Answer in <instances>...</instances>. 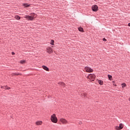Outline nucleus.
I'll list each match as a JSON object with an SVG mask.
<instances>
[{"instance_id":"obj_1","label":"nucleus","mask_w":130,"mask_h":130,"mask_svg":"<svg viewBox=\"0 0 130 130\" xmlns=\"http://www.w3.org/2000/svg\"><path fill=\"white\" fill-rule=\"evenodd\" d=\"M37 17V15L36 14L32 13L30 14V16L29 15H25L24 16L25 19H27L28 21H33L34 18H36Z\"/></svg>"},{"instance_id":"obj_2","label":"nucleus","mask_w":130,"mask_h":130,"mask_svg":"<svg viewBox=\"0 0 130 130\" xmlns=\"http://www.w3.org/2000/svg\"><path fill=\"white\" fill-rule=\"evenodd\" d=\"M50 119L52 122H53L54 123H57V117H56L55 114H53L51 116Z\"/></svg>"},{"instance_id":"obj_3","label":"nucleus","mask_w":130,"mask_h":130,"mask_svg":"<svg viewBox=\"0 0 130 130\" xmlns=\"http://www.w3.org/2000/svg\"><path fill=\"white\" fill-rule=\"evenodd\" d=\"M95 75L90 74L88 75L87 79H88L90 82H93L94 80H95Z\"/></svg>"},{"instance_id":"obj_4","label":"nucleus","mask_w":130,"mask_h":130,"mask_svg":"<svg viewBox=\"0 0 130 130\" xmlns=\"http://www.w3.org/2000/svg\"><path fill=\"white\" fill-rule=\"evenodd\" d=\"M84 70L87 73H92L93 72V69L88 67H85Z\"/></svg>"},{"instance_id":"obj_5","label":"nucleus","mask_w":130,"mask_h":130,"mask_svg":"<svg viewBox=\"0 0 130 130\" xmlns=\"http://www.w3.org/2000/svg\"><path fill=\"white\" fill-rule=\"evenodd\" d=\"M123 128V124L122 123H120L119 126H115V129H117V130H120V129H122Z\"/></svg>"},{"instance_id":"obj_6","label":"nucleus","mask_w":130,"mask_h":130,"mask_svg":"<svg viewBox=\"0 0 130 130\" xmlns=\"http://www.w3.org/2000/svg\"><path fill=\"white\" fill-rule=\"evenodd\" d=\"M60 121L63 124H67V123H68V120L64 118H60Z\"/></svg>"},{"instance_id":"obj_7","label":"nucleus","mask_w":130,"mask_h":130,"mask_svg":"<svg viewBox=\"0 0 130 130\" xmlns=\"http://www.w3.org/2000/svg\"><path fill=\"white\" fill-rule=\"evenodd\" d=\"M92 10L93 12H97L98 11V6L97 5H93L92 6Z\"/></svg>"},{"instance_id":"obj_8","label":"nucleus","mask_w":130,"mask_h":130,"mask_svg":"<svg viewBox=\"0 0 130 130\" xmlns=\"http://www.w3.org/2000/svg\"><path fill=\"white\" fill-rule=\"evenodd\" d=\"M47 52H48V53H52V52H53L52 48L51 47H48L47 48Z\"/></svg>"},{"instance_id":"obj_9","label":"nucleus","mask_w":130,"mask_h":130,"mask_svg":"<svg viewBox=\"0 0 130 130\" xmlns=\"http://www.w3.org/2000/svg\"><path fill=\"white\" fill-rule=\"evenodd\" d=\"M36 124L37 125H42V121H38L36 122Z\"/></svg>"},{"instance_id":"obj_10","label":"nucleus","mask_w":130,"mask_h":130,"mask_svg":"<svg viewBox=\"0 0 130 130\" xmlns=\"http://www.w3.org/2000/svg\"><path fill=\"white\" fill-rule=\"evenodd\" d=\"M42 68L44 70H45V71H47V72H48L49 71V69H48V68H47V67L45 66H43Z\"/></svg>"},{"instance_id":"obj_11","label":"nucleus","mask_w":130,"mask_h":130,"mask_svg":"<svg viewBox=\"0 0 130 130\" xmlns=\"http://www.w3.org/2000/svg\"><path fill=\"white\" fill-rule=\"evenodd\" d=\"M23 6H24V7H25V8H28V7H30V5H29L28 4H24Z\"/></svg>"},{"instance_id":"obj_12","label":"nucleus","mask_w":130,"mask_h":130,"mask_svg":"<svg viewBox=\"0 0 130 130\" xmlns=\"http://www.w3.org/2000/svg\"><path fill=\"white\" fill-rule=\"evenodd\" d=\"M59 85H61V86H62L63 87H64L66 86V84L63 82H59Z\"/></svg>"},{"instance_id":"obj_13","label":"nucleus","mask_w":130,"mask_h":130,"mask_svg":"<svg viewBox=\"0 0 130 130\" xmlns=\"http://www.w3.org/2000/svg\"><path fill=\"white\" fill-rule=\"evenodd\" d=\"M15 18L16 20H20L21 19V17H20V16H19L18 15H16V16H15Z\"/></svg>"},{"instance_id":"obj_14","label":"nucleus","mask_w":130,"mask_h":130,"mask_svg":"<svg viewBox=\"0 0 130 130\" xmlns=\"http://www.w3.org/2000/svg\"><path fill=\"white\" fill-rule=\"evenodd\" d=\"M78 30L79 31H80V32H84V30L83 29V27H79L78 28Z\"/></svg>"},{"instance_id":"obj_15","label":"nucleus","mask_w":130,"mask_h":130,"mask_svg":"<svg viewBox=\"0 0 130 130\" xmlns=\"http://www.w3.org/2000/svg\"><path fill=\"white\" fill-rule=\"evenodd\" d=\"M108 77L109 80H110V81L112 80V79H112V76L108 75Z\"/></svg>"},{"instance_id":"obj_16","label":"nucleus","mask_w":130,"mask_h":130,"mask_svg":"<svg viewBox=\"0 0 130 130\" xmlns=\"http://www.w3.org/2000/svg\"><path fill=\"white\" fill-rule=\"evenodd\" d=\"M5 90H10V89H11V87L8 86H5Z\"/></svg>"},{"instance_id":"obj_17","label":"nucleus","mask_w":130,"mask_h":130,"mask_svg":"<svg viewBox=\"0 0 130 130\" xmlns=\"http://www.w3.org/2000/svg\"><path fill=\"white\" fill-rule=\"evenodd\" d=\"M54 40H52L51 41V42H50V44L51 45H54Z\"/></svg>"},{"instance_id":"obj_18","label":"nucleus","mask_w":130,"mask_h":130,"mask_svg":"<svg viewBox=\"0 0 130 130\" xmlns=\"http://www.w3.org/2000/svg\"><path fill=\"white\" fill-rule=\"evenodd\" d=\"M98 82L100 84V85H102L103 84V81L102 80H99Z\"/></svg>"},{"instance_id":"obj_19","label":"nucleus","mask_w":130,"mask_h":130,"mask_svg":"<svg viewBox=\"0 0 130 130\" xmlns=\"http://www.w3.org/2000/svg\"><path fill=\"white\" fill-rule=\"evenodd\" d=\"M19 75H21V74H20L19 73H13L12 74V76H19Z\"/></svg>"},{"instance_id":"obj_20","label":"nucleus","mask_w":130,"mask_h":130,"mask_svg":"<svg viewBox=\"0 0 130 130\" xmlns=\"http://www.w3.org/2000/svg\"><path fill=\"white\" fill-rule=\"evenodd\" d=\"M126 86V84H125V83L122 84V88H124V87H125Z\"/></svg>"},{"instance_id":"obj_21","label":"nucleus","mask_w":130,"mask_h":130,"mask_svg":"<svg viewBox=\"0 0 130 130\" xmlns=\"http://www.w3.org/2000/svg\"><path fill=\"white\" fill-rule=\"evenodd\" d=\"M25 62H26V61L25 60H21L20 61V63H25Z\"/></svg>"},{"instance_id":"obj_22","label":"nucleus","mask_w":130,"mask_h":130,"mask_svg":"<svg viewBox=\"0 0 130 130\" xmlns=\"http://www.w3.org/2000/svg\"><path fill=\"white\" fill-rule=\"evenodd\" d=\"M81 95H82V96H84V97H86L87 94L86 93H82V94H81Z\"/></svg>"},{"instance_id":"obj_23","label":"nucleus","mask_w":130,"mask_h":130,"mask_svg":"<svg viewBox=\"0 0 130 130\" xmlns=\"http://www.w3.org/2000/svg\"><path fill=\"white\" fill-rule=\"evenodd\" d=\"M103 41H107L106 39H105V38H104L103 39Z\"/></svg>"},{"instance_id":"obj_24","label":"nucleus","mask_w":130,"mask_h":130,"mask_svg":"<svg viewBox=\"0 0 130 130\" xmlns=\"http://www.w3.org/2000/svg\"><path fill=\"white\" fill-rule=\"evenodd\" d=\"M12 55H15V52H12Z\"/></svg>"},{"instance_id":"obj_25","label":"nucleus","mask_w":130,"mask_h":130,"mask_svg":"<svg viewBox=\"0 0 130 130\" xmlns=\"http://www.w3.org/2000/svg\"><path fill=\"white\" fill-rule=\"evenodd\" d=\"M2 88L5 89V86H1Z\"/></svg>"},{"instance_id":"obj_26","label":"nucleus","mask_w":130,"mask_h":130,"mask_svg":"<svg viewBox=\"0 0 130 130\" xmlns=\"http://www.w3.org/2000/svg\"><path fill=\"white\" fill-rule=\"evenodd\" d=\"M128 26L129 27H130V23H129L128 24Z\"/></svg>"},{"instance_id":"obj_27","label":"nucleus","mask_w":130,"mask_h":130,"mask_svg":"<svg viewBox=\"0 0 130 130\" xmlns=\"http://www.w3.org/2000/svg\"><path fill=\"white\" fill-rule=\"evenodd\" d=\"M113 86H116L115 83H113Z\"/></svg>"},{"instance_id":"obj_28","label":"nucleus","mask_w":130,"mask_h":130,"mask_svg":"<svg viewBox=\"0 0 130 130\" xmlns=\"http://www.w3.org/2000/svg\"><path fill=\"white\" fill-rule=\"evenodd\" d=\"M112 83H113V84H114V83H115V81H112Z\"/></svg>"},{"instance_id":"obj_29","label":"nucleus","mask_w":130,"mask_h":130,"mask_svg":"<svg viewBox=\"0 0 130 130\" xmlns=\"http://www.w3.org/2000/svg\"><path fill=\"white\" fill-rule=\"evenodd\" d=\"M81 123H82V122H81L80 123H79V124H81Z\"/></svg>"}]
</instances>
